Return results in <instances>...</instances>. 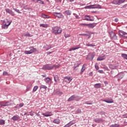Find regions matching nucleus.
Here are the masks:
<instances>
[{"mask_svg":"<svg viewBox=\"0 0 127 127\" xmlns=\"http://www.w3.org/2000/svg\"><path fill=\"white\" fill-rule=\"evenodd\" d=\"M52 31L55 35H58L62 33V29L60 27L56 26L52 27Z\"/></svg>","mask_w":127,"mask_h":127,"instance_id":"1","label":"nucleus"},{"mask_svg":"<svg viewBox=\"0 0 127 127\" xmlns=\"http://www.w3.org/2000/svg\"><path fill=\"white\" fill-rule=\"evenodd\" d=\"M80 100H81L80 97L72 95L68 99L67 102H72V101H76V102H78V101H80Z\"/></svg>","mask_w":127,"mask_h":127,"instance_id":"2","label":"nucleus"},{"mask_svg":"<svg viewBox=\"0 0 127 127\" xmlns=\"http://www.w3.org/2000/svg\"><path fill=\"white\" fill-rule=\"evenodd\" d=\"M29 51H25L24 54H32L34 52H36V49L34 48L33 47H30L29 48Z\"/></svg>","mask_w":127,"mask_h":127,"instance_id":"3","label":"nucleus"},{"mask_svg":"<svg viewBox=\"0 0 127 127\" xmlns=\"http://www.w3.org/2000/svg\"><path fill=\"white\" fill-rule=\"evenodd\" d=\"M85 8H102V6L98 4H95L85 6Z\"/></svg>","mask_w":127,"mask_h":127,"instance_id":"4","label":"nucleus"},{"mask_svg":"<svg viewBox=\"0 0 127 127\" xmlns=\"http://www.w3.org/2000/svg\"><path fill=\"white\" fill-rule=\"evenodd\" d=\"M52 69H53V67L50 64H45L42 67L43 70H52Z\"/></svg>","mask_w":127,"mask_h":127,"instance_id":"5","label":"nucleus"},{"mask_svg":"<svg viewBox=\"0 0 127 127\" xmlns=\"http://www.w3.org/2000/svg\"><path fill=\"white\" fill-rule=\"evenodd\" d=\"M95 53H90L87 57L86 58V60L89 59V60H93L94 59V57H95Z\"/></svg>","mask_w":127,"mask_h":127,"instance_id":"6","label":"nucleus"},{"mask_svg":"<svg viewBox=\"0 0 127 127\" xmlns=\"http://www.w3.org/2000/svg\"><path fill=\"white\" fill-rule=\"evenodd\" d=\"M44 81L48 85H51L52 84V79L49 77H46L44 79Z\"/></svg>","mask_w":127,"mask_h":127,"instance_id":"7","label":"nucleus"},{"mask_svg":"<svg viewBox=\"0 0 127 127\" xmlns=\"http://www.w3.org/2000/svg\"><path fill=\"white\" fill-rule=\"evenodd\" d=\"M109 67L110 69H112V70H114V69H117L118 67H119V65L118 64H110L109 65Z\"/></svg>","mask_w":127,"mask_h":127,"instance_id":"8","label":"nucleus"},{"mask_svg":"<svg viewBox=\"0 0 127 127\" xmlns=\"http://www.w3.org/2000/svg\"><path fill=\"white\" fill-rule=\"evenodd\" d=\"M110 35L112 39L116 40L118 38V37H117V35H116V33L113 31L110 32Z\"/></svg>","mask_w":127,"mask_h":127,"instance_id":"9","label":"nucleus"},{"mask_svg":"<svg viewBox=\"0 0 127 127\" xmlns=\"http://www.w3.org/2000/svg\"><path fill=\"white\" fill-rule=\"evenodd\" d=\"M43 116H44V117H51V116H53V114H52V112H46L45 113H43L42 114Z\"/></svg>","mask_w":127,"mask_h":127,"instance_id":"10","label":"nucleus"},{"mask_svg":"<svg viewBox=\"0 0 127 127\" xmlns=\"http://www.w3.org/2000/svg\"><path fill=\"white\" fill-rule=\"evenodd\" d=\"M5 10L7 13H9V14H10L11 15H12V16H14V15H15V14H14V12L9 8H6Z\"/></svg>","mask_w":127,"mask_h":127,"instance_id":"11","label":"nucleus"},{"mask_svg":"<svg viewBox=\"0 0 127 127\" xmlns=\"http://www.w3.org/2000/svg\"><path fill=\"white\" fill-rule=\"evenodd\" d=\"M7 22L8 23V24H5L2 26V28L3 29H7L8 28V26L10 25V23H11V21H9L7 20Z\"/></svg>","mask_w":127,"mask_h":127,"instance_id":"12","label":"nucleus"},{"mask_svg":"<svg viewBox=\"0 0 127 127\" xmlns=\"http://www.w3.org/2000/svg\"><path fill=\"white\" fill-rule=\"evenodd\" d=\"M53 15L58 18H62L63 15L60 12H54Z\"/></svg>","mask_w":127,"mask_h":127,"instance_id":"13","label":"nucleus"},{"mask_svg":"<svg viewBox=\"0 0 127 127\" xmlns=\"http://www.w3.org/2000/svg\"><path fill=\"white\" fill-rule=\"evenodd\" d=\"M64 81L66 83H69L72 81V78L70 76H65L64 79Z\"/></svg>","mask_w":127,"mask_h":127,"instance_id":"14","label":"nucleus"},{"mask_svg":"<svg viewBox=\"0 0 127 127\" xmlns=\"http://www.w3.org/2000/svg\"><path fill=\"white\" fill-rule=\"evenodd\" d=\"M8 106H11V102L10 101H6L1 104L2 107H8Z\"/></svg>","mask_w":127,"mask_h":127,"instance_id":"15","label":"nucleus"},{"mask_svg":"<svg viewBox=\"0 0 127 127\" xmlns=\"http://www.w3.org/2000/svg\"><path fill=\"white\" fill-rule=\"evenodd\" d=\"M95 123L97 124H101V123H103L104 120L101 118H96L94 119Z\"/></svg>","mask_w":127,"mask_h":127,"instance_id":"16","label":"nucleus"},{"mask_svg":"<svg viewBox=\"0 0 127 127\" xmlns=\"http://www.w3.org/2000/svg\"><path fill=\"white\" fill-rule=\"evenodd\" d=\"M103 102H105V103H108V104H112L114 103V100L112 98H110L108 100H104Z\"/></svg>","mask_w":127,"mask_h":127,"instance_id":"17","label":"nucleus"},{"mask_svg":"<svg viewBox=\"0 0 127 127\" xmlns=\"http://www.w3.org/2000/svg\"><path fill=\"white\" fill-rule=\"evenodd\" d=\"M84 20H87V21H94V19H91L89 15H86L85 16Z\"/></svg>","mask_w":127,"mask_h":127,"instance_id":"18","label":"nucleus"},{"mask_svg":"<svg viewBox=\"0 0 127 127\" xmlns=\"http://www.w3.org/2000/svg\"><path fill=\"white\" fill-rule=\"evenodd\" d=\"M120 34L122 35L123 37H126L127 38V33L126 32L123 31H120Z\"/></svg>","mask_w":127,"mask_h":127,"instance_id":"19","label":"nucleus"},{"mask_svg":"<svg viewBox=\"0 0 127 127\" xmlns=\"http://www.w3.org/2000/svg\"><path fill=\"white\" fill-rule=\"evenodd\" d=\"M55 94L57 95L58 96H61V95H63V92L60 91V90H59V89H57L55 91Z\"/></svg>","mask_w":127,"mask_h":127,"instance_id":"20","label":"nucleus"},{"mask_svg":"<svg viewBox=\"0 0 127 127\" xmlns=\"http://www.w3.org/2000/svg\"><path fill=\"white\" fill-rule=\"evenodd\" d=\"M96 25H97L96 23H89V24H88V27H89V28H94V27H95V26H96Z\"/></svg>","mask_w":127,"mask_h":127,"instance_id":"21","label":"nucleus"},{"mask_svg":"<svg viewBox=\"0 0 127 127\" xmlns=\"http://www.w3.org/2000/svg\"><path fill=\"white\" fill-rule=\"evenodd\" d=\"M60 119H56L55 120H54V121H53V123L54 124H56L57 125H59V124H60Z\"/></svg>","mask_w":127,"mask_h":127,"instance_id":"22","label":"nucleus"},{"mask_svg":"<svg viewBox=\"0 0 127 127\" xmlns=\"http://www.w3.org/2000/svg\"><path fill=\"white\" fill-rule=\"evenodd\" d=\"M11 119L14 121H18V120H19V116L18 115L14 116L13 117H12Z\"/></svg>","mask_w":127,"mask_h":127,"instance_id":"23","label":"nucleus"},{"mask_svg":"<svg viewBox=\"0 0 127 127\" xmlns=\"http://www.w3.org/2000/svg\"><path fill=\"white\" fill-rule=\"evenodd\" d=\"M80 65H81V63L80 62H77L76 64H75L73 65V69L76 70L77 67H79Z\"/></svg>","mask_w":127,"mask_h":127,"instance_id":"24","label":"nucleus"},{"mask_svg":"<svg viewBox=\"0 0 127 127\" xmlns=\"http://www.w3.org/2000/svg\"><path fill=\"white\" fill-rule=\"evenodd\" d=\"M40 26L44 28H47V27H49V25L48 24H40Z\"/></svg>","mask_w":127,"mask_h":127,"instance_id":"25","label":"nucleus"},{"mask_svg":"<svg viewBox=\"0 0 127 127\" xmlns=\"http://www.w3.org/2000/svg\"><path fill=\"white\" fill-rule=\"evenodd\" d=\"M103 60H105V56H99L97 59V61H103Z\"/></svg>","mask_w":127,"mask_h":127,"instance_id":"26","label":"nucleus"},{"mask_svg":"<svg viewBox=\"0 0 127 127\" xmlns=\"http://www.w3.org/2000/svg\"><path fill=\"white\" fill-rule=\"evenodd\" d=\"M54 79L55 82L57 83V82H59V76H58V75H56L54 76Z\"/></svg>","mask_w":127,"mask_h":127,"instance_id":"27","label":"nucleus"},{"mask_svg":"<svg viewBox=\"0 0 127 127\" xmlns=\"http://www.w3.org/2000/svg\"><path fill=\"white\" fill-rule=\"evenodd\" d=\"M79 48H81V47L80 46V45H78L77 47L70 49L69 50V51L71 52L72 51V50H76V49H79Z\"/></svg>","mask_w":127,"mask_h":127,"instance_id":"28","label":"nucleus"},{"mask_svg":"<svg viewBox=\"0 0 127 127\" xmlns=\"http://www.w3.org/2000/svg\"><path fill=\"white\" fill-rule=\"evenodd\" d=\"M112 4H115L116 5H119V0H114L111 2Z\"/></svg>","mask_w":127,"mask_h":127,"instance_id":"29","label":"nucleus"},{"mask_svg":"<svg viewBox=\"0 0 127 127\" xmlns=\"http://www.w3.org/2000/svg\"><path fill=\"white\" fill-rule=\"evenodd\" d=\"M101 83H96L94 85V88H95V89H99V88H101Z\"/></svg>","mask_w":127,"mask_h":127,"instance_id":"30","label":"nucleus"},{"mask_svg":"<svg viewBox=\"0 0 127 127\" xmlns=\"http://www.w3.org/2000/svg\"><path fill=\"white\" fill-rule=\"evenodd\" d=\"M85 70H86V67H85V64H83L81 69L80 74H83V73L84 71H85Z\"/></svg>","mask_w":127,"mask_h":127,"instance_id":"31","label":"nucleus"},{"mask_svg":"<svg viewBox=\"0 0 127 127\" xmlns=\"http://www.w3.org/2000/svg\"><path fill=\"white\" fill-rule=\"evenodd\" d=\"M86 46L87 47H95V46H96V45H95V44H90V43H87L86 44Z\"/></svg>","mask_w":127,"mask_h":127,"instance_id":"32","label":"nucleus"},{"mask_svg":"<svg viewBox=\"0 0 127 127\" xmlns=\"http://www.w3.org/2000/svg\"><path fill=\"white\" fill-rule=\"evenodd\" d=\"M41 16L42 17H43V18H50V16H48V15L43 13L41 14Z\"/></svg>","mask_w":127,"mask_h":127,"instance_id":"33","label":"nucleus"},{"mask_svg":"<svg viewBox=\"0 0 127 127\" xmlns=\"http://www.w3.org/2000/svg\"><path fill=\"white\" fill-rule=\"evenodd\" d=\"M5 125V121L3 119H0V126Z\"/></svg>","mask_w":127,"mask_h":127,"instance_id":"34","label":"nucleus"},{"mask_svg":"<svg viewBox=\"0 0 127 127\" xmlns=\"http://www.w3.org/2000/svg\"><path fill=\"white\" fill-rule=\"evenodd\" d=\"M32 87V84H30L29 85H28L26 87V91L28 92V91H29L30 89H31Z\"/></svg>","mask_w":127,"mask_h":127,"instance_id":"35","label":"nucleus"},{"mask_svg":"<svg viewBox=\"0 0 127 127\" xmlns=\"http://www.w3.org/2000/svg\"><path fill=\"white\" fill-rule=\"evenodd\" d=\"M65 13H66V14L67 15H70L72 13V12L71 11V10H66L65 11Z\"/></svg>","mask_w":127,"mask_h":127,"instance_id":"36","label":"nucleus"},{"mask_svg":"<svg viewBox=\"0 0 127 127\" xmlns=\"http://www.w3.org/2000/svg\"><path fill=\"white\" fill-rule=\"evenodd\" d=\"M125 1H126V0H118V5L122 4V3H124Z\"/></svg>","mask_w":127,"mask_h":127,"instance_id":"37","label":"nucleus"},{"mask_svg":"<svg viewBox=\"0 0 127 127\" xmlns=\"http://www.w3.org/2000/svg\"><path fill=\"white\" fill-rule=\"evenodd\" d=\"M110 127H120V125L115 124L110 126Z\"/></svg>","mask_w":127,"mask_h":127,"instance_id":"38","label":"nucleus"},{"mask_svg":"<svg viewBox=\"0 0 127 127\" xmlns=\"http://www.w3.org/2000/svg\"><path fill=\"white\" fill-rule=\"evenodd\" d=\"M122 57L123 58H124V59H126L127 60V54H122Z\"/></svg>","mask_w":127,"mask_h":127,"instance_id":"39","label":"nucleus"},{"mask_svg":"<svg viewBox=\"0 0 127 127\" xmlns=\"http://www.w3.org/2000/svg\"><path fill=\"white\" fill-rule=\"evenodd\" d=\"M38 89V86H35L33 89V93H34V92H36Z\"/></svg>","mask_w":127,"mask_h":127,"instance_id":"40","label":"nucleus"},{"mask_svg":"<svg viewBox=\"0 0 127 127\" xmlns=\"http://www.w3.org/2000/svg\"><path fill=\"white\" fill-rule=\"evenodd\" d=\"M40 89H45V90H46V89H47V86H46V85H41L40 87Z\"/></svg>","mask_w":127,"mask_h":127,"instance_id":"41","label":"nucleus"},{"mask_svg":"<svg viewBox=\"0 0 127 127\" xmlns=\"http://www.w3.org/2000/svg\"><path fill=\"white\" fill-rule=\"evenodd\" d=\"M52 67L53 68H55V69H57V68H59V64H54L53 65H52Z\"/></svg>","mask_w":127,"mask_h":127,"instance_id":"42","label":"nucleus"},{"mask_svg":"<svg viewBox=\"0 0 127 127\" xmlns=\"http://www.w3.org/2000/svg\"><path fill=\"white\" fill-rule=\"evenodd\" d=\"M13 9L14 10V11H16V12H17L18 13H21L18 9L13 8Z\"/></svg>","mask_w":127,"mask_h":127,"instance_id":"43","label":"nucleus"},{"mask_svg":"<svg viewBox=\"0 0 127 127\" xmlns=\"http://www.w3.org/2000/svg\"><path fill=\"white\" fill-rule=\"evenodd\" d=\"M118 76V80H121V79H123V78H124V75H123L119 74Z\"/></svg>","mask_w":127,"mask_h":127,"instance_id":"44","label":"nucleus"},{"mask_svg":"<svg viewBox=\"0 0 127 127\" xmlns=\"http://www.w3.org/2000/svg\"><path fill=\"white\" fill-rule=\"evenodd\" d=\"M75 124V122H73V121H70L69 123H68V125L71 127V126H73Z\"/></svg>","mask_w":127,"mask_h":127,"instance_id":"45","label":"nucleus"},{"mask_svg":"<svg viewBox=\"0 0 127 127\" xmlns=\"http://www.w3.org/2000/svg\"><path fill=\"white\" fill-rule=\"evenodd\" d=\"M24 36L28 37H31V36L30 35V34L27 33L24 35Z\"/></svg>","mask_w":127,"mask_h":127,"instance_id":"46","label":"nucleus"},{"mask_svg":"<svg viewBox=\"0 0 127 127\" xmlns=\"http://www.w3.org/2000/svg\"><path fill=\"white\" fill-rule=\"evenodd\" d=\"M76 113H77V114H81V113H82V111H81V109H77L76 110Z\"/></svg>","mask_w":127,"mask_h":127,"instance_id":"47","label":"nucleus"},{"mask_svg":"<svg viewBox=\"0 0 127 127\" xmlns=\"http://www.w3.org/2000/svg\"><path fill=\"white\" fill-rule=\"evenodd\" d=\"M38 3L40 4H44V1H42L41 0H39Z\"/></svg>","mask_w":127,"mask_h":127,"instance_id":"48","label":"nucleus"},{"mask_svg":"<svg viewBox=\"0 0 127 127\" xmlns=\"http://www.w3.org/2000/svg\"><path fill=\"white\" fill-rule=\"evenodd\" d=\"M79 35H80V36H88V35L87 34H79Z\"/></svg>","mask_w":127,"mask_h":127,"instance_id":"49","label":"nucleus"},{"mask_svg":"<svg viewBox=\"0 0 127 127\" xmlns=\"http://www.w3.org/2000/svg\"><path fill=\"white\" fill-rule=\"evenodd\" d=\"M3 75L4 76H7V75H8V73L7 72H6V71H4V72H3Z\"/></svg>","mask_w":127,"mask_h":127,"instance_id":"50","label":"nucleus"},{"mask_svg":"<svg viewBox=\"0 0 127 127\" xmlns=\"http://www.w3.org/2000/svg\"><path fill=\"white\" fill-rule=\"evenodd\" d=\"M31 116V117H33V116H34V112H32L31 113H30V114H28V116Z\"/></svg>","mask_w":127,"mask_h":127,"instance_id":"51","label":"nucleus"},{"mask_svg":"<svg viewBox=\"0 0 127 127\" xmlns=\"http://www.w3.org/2000/svg\"><path fill=\"white\" fill-rule=\"evenodd\" d=\"M85 104H86V105H92V103H89L88 101H86Z\"/></svg>","mask_w":127,"mask_h":127,"instance_id":"52","label":"nucleus"},{"mask_svg":"<svg viewBox=\"0 0 127 127\" xmlns=\"http://www.w3.org/2000/svg\"><path fill=\"white\" fill-rule=\"evenodd\" d=\"M95 68L96 70H99V66H98L97 64L95 65Z\"/></svg>","mask_w":127,"mask_h":127,"instance_id":"53","label":"nucleus"},{"mask_svg":"<svg viewBox=\"0 0 127 127\" xmlns=\"http://www.w3.org/2000/svg\"><path fill=\"white\" fill-rule=\"evenodd\" d=\"M81 25H84V26L88 27L89 24L82 23V24H81Z\"/></svg>","mask_w":127,"mask_h":127,"instance_id":"54","label":"nucleus"},{"mask_svg":"<svg viewBox=\"0 0 127 127\" xmlns=\"http://www.w3.org/2000/svg\"><path fill=\"white\" fill-rule=\"evenodd\" d=\"M99 114L100 115H105V113L104 111H101V112H99Z\"/></svg>","mask_w":127,"mask_h":127,"instance_id":"55","label":"nucleus"},{"mask_svg":"<svg viewBox=\"0 0 127 127\" xmlns=\"http://www.w3.org/2000/svg\"><path fill=\"white\" fill-rule=\"evenodd\" d=\"M70 127L69 123H68L67 124L65 125L64 127Z\"/></svg>","mask_w":127,"mask_h":127,"instance_id":"56","label":"nucleus"},{"mask_svg":"<svg viewBox=\"0 0 127 127\" xmlns=\"http://www.w3.org/2000/svg\"><path fill=\"white\" fill-rule=\"evenodd\" d=\"M49 49H51V46H49V48H46V50L47 51L49 50Z\"/></svg>","mask_w":127,"mask_h":127,"instance_id":"57","label":"nucleus"},{"mask_svg":"<svg viewBox=\"0 0 127 127\" xmlns=\"http://www.w3.org/2000/svg\"><path fill=\"white\" fill-rule=\"evenodd\" d=\"M19 106L20 107V108H21L22 107H23V103L20 104Z\"/></svg>","mask_w":127,"mask_h":127,"instance_id":"58","label":"nucleus"},{"mask_svg":"<svg viewBox=\"0 0 127 127\" xmlns=\"http://www.w3.org/2000/svg\"><path fill=\"white\" fill-rule=\"evenodd\" d=\"M89 76H93V72H89Z\"/></svg>","mask_w":127,"mask_h":127,"instance_id":"59","label":"nucleus"},{"mask_svg":"<svg viewBox=\"0 0 127 127\" xmlns=\"http://www.w3.org/2000/svg\"><path fill=\"white\" fill-rule=\"evenodd\" d=\"M103 69H105V70H108V67L106 66H104L103 67Z\"/></svg>","mask_w":127,"mask_h":127,"instance_id":"60","label":"nucleus"},{"mask_svg":"<svg viewBox=\"0 0 127 127\" xmlns=\"http://www.w3.org/2000/svg\"><path fill=\"white\" fill-rule=\"evenodd\" d=\"M98 72L99 73H103L104 71H103V70H98Z\"/></svg>","mask_w":127,"mask_h":127,"instance_id":"61","label":"nucleus"},{"mask_svg":"<svg viewBox=\"0 0 127 127\" xmlns=\"http://www.w3.org/2000/svg\"><path fill=\"white\" fill-rule=\"evenodd\" d=\"M114 21H115V22H118V21H119V19L115 18V20H114Z\"/></svg>","mask_w":127,"mask_h":127,"instance_id":"62","label":"nucleus"},{"mask_svg":"<svg viewBox=\"0 0 127 127\" xmlns=\"http://www.w3.org/2000/svg\"><path fill=\"white\" fill-rule=\"evenodd\" d=\"M52 53V52H47V55H49L50 54H51Z\"/></svg>","mask_w":127,"mask_h":127,"instance_id":"63","label":"nucleus"},{"mask_svg":"<svg viewBox=\"0 0 127 127\" xmlns=\"http://www.w3.org/2000/svg\"><path fill=\"white\" fill-rule=\"evenodd\" d=\"M124 116H125L124 118L125 119H127V113L126 114L124 115Z\"/></svg>","mask_w":127,"mask_h":127,"instance_id":"64","label":"nucleus"}]
</instances>
